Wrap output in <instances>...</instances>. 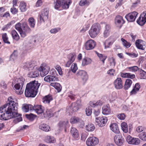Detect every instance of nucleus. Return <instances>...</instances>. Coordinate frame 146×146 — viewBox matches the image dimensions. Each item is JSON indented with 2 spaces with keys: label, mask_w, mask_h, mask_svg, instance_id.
<instances>
[{
  "label": "nucleus",
  "mask_w": 146,
  "mask_h": 146,
  "mask_svg": "<svg viewBox=\"0 0 146 146\" xmlns=\"http://www.w3.org/2000/svg\"><path fill=\"white\" fill-rule=\"evenodd\" d=\"M114 42V40L113 38L111 37H109L104 43L105 48L106 49L110 48Z\"/></svg>",
  "instance_id": "4be33fe9"
},
{
  "label": "nucleus",
  "mask_w": 146,
  "mask_h": 146,
  "mask_svg": "<svg viewBox=\"0 0 146 146\" xmlns=\"http://www.w3.org/2000/svg\"><path fill=\"white\" fill-rule=\"evenodd\" d=\"M70 132L74 138L77 139L78 137L79 134L76 128L74 127H72L70 130Z\"/></svg>",
  "instance_id": "bb28decb"
},
{
  "label": "nucleus",
  "mask_w": 146,
  "mask_h": 146,
  "mask_svg": "<svg viewBox=\"0 0 146 146\" xmlns=\"http://www.w3.org/2000/svg\"><path fill=\"white\" fill-rule=\"evenodd\" d=\"M45 141L48 143H54L56 142L55 139L53 136H47L45 137L44 139Z\"/></svg>",
  "instance_id": "a878e982"
},
{
  "label": "nucleus",
  "mask_w": 146,
  "mask_h": 146,
  "mask_svg": "<svg viewBox=\"0 0 146 146\" xmlns=\"http://www.w3.org/2000/svg\"><path fill=\"white\" fill-rule=\"evenodd\" d=\"M70 1L69 0H63L61 2V6L64 9H68L69 8Z\"/></svg>",
  "instance_id": "7c9ffc66"
},
{
  "label": "nucleus",
  "mask_w": 146,
  "mask_h": 146,
  "mask_svg": "<svg viewBox=\"0 0 146 146\" xmlns=\"http://www.w3.org/2000/svg\"><path fill=\"white\" fill-rule=\"evenodd\" d=\"M116 98V93L115 92H113L109 96V99L110 101H113Z\"/></svg>",
  "instance_id": "8fccbe9b"
},
{
  "label": "nucleus",
  "mask_w": 146,
  "mask_h": 146,
  "mask_svg": "<svg viewBox=\"0 0 146 146\" xmlns=\"http://www.w3.org/2000/svg\"><path fill=\"white\" fill-rule=\"evenodd\" d=\"M140 76L141 79H146V72L141 69L140 70Z\"/></svg>",
  "instance_id": "864d4df0"
},
{
  "label": "nucleus",
  "mask_w": 146,
  "mask_h": 146,
  "mask_svg": "<svg viewBox=\"0 0 146 146\" xmlns=\"http://www.w3.org/2000/svg\"><path fill=\"white\" fill-rule=\"evenodd\" d=\"M48 11L46 9H44L42 11V14L39 16L40 21L44 22L48 18Z\"/></svg>",
  "instance_id": "dca6fc26"
},
{
  "label": "nucleus",
  "mask_w": 146,
  "mask_h": 146,
  "mask_svg": "<svg viewBox=\"0 0 146 146\" xmlns=\"http://www.w3.org/2000/svg\"><path fill=\"white\" fill-rule=\"evenodd\" d=\"M23 67L26 70L28 69L29 70H33V69H34L35 68H37L33 62H27L24 63L23 64Z\"/></svg>",
  "instance_id": "f3484780"
},
{
  "label": "nucleus",
  "mask_w": 146,
  "mask_h": 146,
  "mask_svg": "<svg viewBox=\"0 0 146 146\" xmlns=\"http://www.w3.org/2000/svg\"><path fill=\"white\" fill-rule=\"evenodd\" d=\"M138 137L141 140L143 141H146V132L143 131L138 135Z\"/></svg>",
  "instance_id": "09e8293b"
},
{
  "label": "nucleus",
  "mask_w": 146,
  "mask_h": 146,
  "mask_svg": "<svg viewBox=\"0 0 146 146\" xmlns=\"http://www.w3.org/2000/svg\"><path fill=\"white\" fill-rule=\"evenodd\" d=\"M9 102L0 108V119L7 120L18 115L17 111L18 104L15 102L12 98H8Z\"/></svg>",
  "instance_id": "f257e3e1"
},
{
  "label": "nucleus",
  "mask_w": 146,
  "mask_h": 146,
  "mask_svg": "<svg viewBox=\"0 0 146 146\" xmlns=\"http://www.w3.org/2000/svg\"><path fill=\"white\" fill-rule=\"evenodd\" d=\"M99 142L98 138L92 137L88 138L86 141V143L88 146H93L96 145Z\"/></svg>",
  "instance_id": "9d476101"
},
{
  "label": "nucleus",
  "mask_w": 146,
  "mask_h": 146,
  "mask_svg": "<svg viewBox=\"0 0 146 146\" xmlns=\"http://www.w3.org/2000/svg\"><path fill=\"white\" fill-rule=\"evenodd\" d=\"M126 141L129 144L133 145H138L140 143V140L139 138L133 137L129 135L127 136Z\"/></svg>",
  "instance_id": "0eeeda50"
},
{
  "label": "nucleus",
  "mask_w": 146,
  "mask_h": 146,
  "mask_svg": "<svg viewBox=\"0 0 146 146\" xmlns=\"http://www.w3.org/2000/svg\"><path fill=\"white\" fill-rule=\"evenodd\" d=\"M82 105L80 101H78L76 102L72 103L71 106L68 108L70 112L76 111L81 107Z\"/></svg>",
  "instance_id": "1a4fd4ad"
},
{
  "label": "nucleus",
  "mask_w": 146,
  "mask_h": 146,
  "mask_svg": "<svg viewBox=\"0 0 146 146\" xmlns=\"http://www.w3.org/2000/svg\"><path fill=\"white\" fill-rule=\"evenodd\" d=\"M114 141L117 145L121 146L124 142V140L122 135L117 134L114 136Z\"/></svg>",
  "instance_id": "2eb2a0df"
},
{
  "label": "nucleus",
  "mask_w": 146,
  "mask_h": 146,
  "mask_svg": "<svg viewBox=\"0 0 146 146\" xmlns=\"http://www.w3.org/2000/svg\"><path fill=\"white\" fill-rule=\"evenodd\" d=\"M29 92H28V94H30L29 95H29H27V94H26V90H25V96L26 97H34L36 95V93L34 92L33 93V91H31V90H30L29 91Z\"/></svg>",
  "instance_id": "13d9d810"
},
{
  "label": "nucleus",
  "mask_w": 146,
  "mask_h": 146,
  "mask_svg": "<svg viewBox=\"0 0 146 146\" xmlns=\"http://www.w3.org/2000/svg\"><path fill=\"white\" fill-rule=\"evenodd\" d=\"M132 83V81L129 79H127L125 82L124 85V88L125 90H127L129 88Z\"/></svg>",
  "instance_id": "473e14b6"
},
{
  "label": "nucleus",
  "mask_w": 146,
  "mask_h": 146,
  "mask_svg": "<svg viewBox=\"0 0 146 146\" xmlns=\"http://www.w3.org/2000/svg\"><path fill=\"white\" fill-rule=\"evenodd\" d=\"M113 84L115 88L117 89H121L123 87V82L120 78H117L114 81Z\"/></svg>",
  "instance_id": "f8f14e48"
},
{
  "label": "nucleus",
  "mask_w": 146,
  "mask_h": 146,
  "mask_svg": "<svg viewBox=\"0 0 146 146\" xmlns=\"http://www.w3.org/2000/svg\"><path fill=\"white\" fill-rule=\"evenodd\" d=\"M78 76H80L82 79L83 83L84 84L88 79V76L87 72L83 70H79L77 73Z\"/></svg>",
  "instance_id": "ddd939ff"
},
{
  "label": "nucleus",
  "mask_w": 146,
  "mask_h": 146,
  "mask_svg": "<svg viewBox=\"0 0 146 146\" xmlns=\"http://www.w3.org/2000/svg\"><path fill=\"white\" fill-rule=\"evenodd\" d=\"M117 117L120 119L124 120L125 117V115L124 113H121L117 115Z\"/></svg>",
  "instance_id": "774afa93"
},
{
  "label": "nucleus",
  "mask_w": 146,
  "mask_h": 146,
  "mask_svg": "<svg viewBox=\"0 0 146 146\" xmlns=\"http://www.w3.org/2000/svg\"><path fill=\"white\" fill-rule=\"evenodd\" d=\"M80 119L77 117H72L70 120V122L72 124L78 123L80 121Z\"/></svg>",
  "instance_id": "79ce46f5"
},
{
  "label": "nucleus",
  "mask_w": 146,
  "mask_h": 146,
  "mask_svg": "<svg viewBox=\"0 0 146 146\" xmlns=\"http://www.w3.org/2000/svg\"><path fill=\"white\" fill-rule=\"evenodd\" d=\"M58 126L60 129H64L65 131H66V129L69 127L68 121L66 120L60 121L58 124Z\"/></svg>",
  "instance_id": "a211bd4d"
},
{
  "label": "nucleus",
  "mask_w": 146,
  "mask_h": 146,
  "mask_svg": "<svg viewBox=\"0 0 146 146\" xmlns=\"http://www.w3.org/2000/svg\"><path fill=\"white\" fill-rule=\"evenodd\" d=\"M86 112L87 116H90L92 114V110L91 108L88 107L87 108L86 110Z\"/></svg>",
  "instance_id": "69168bd1"
},
{
  "label": "nucleus",
  "mask_w": 146,
  "mask_h": 146,
  "mask_svg": "<svg viewBox=\"0 0 146 146\" xmlns=\"http://www.w3.org/2000/svg\"><path fill=\"white\" fill-rule=\"evenodd\" d=\"M138 13L136 11L129 13L125 16V18L127 20L130 22L134 21L136 18Z\"/></svg>",
  "instance_id": "4468645a"
},
{
  "label": "nucleus",
  "mask_w": 146,
  "mask_h": 146,
  "mask_svg": "<svg viewBox=\"0 0 146 146\" xmlns=\"http://www.w3.org/2000/svg\"><path fill=\"white\" fill-rule=\"evenodd\" d=\"M40 129L46 132L50 131V126L45 124H41L39 127Z\"/></svg>",
  "instance_id": "cd10ccee"
},
{
  "label": "nucleus",
  "mask_w": 146,
  "mask_h": 146,
  "mask_svg": "<svg viewBox=\"0 0 146 146\" xmlns=\"http://www.w3.org/2000/svg\"><path fill=\"white\" fill-rule=\"evenodd\" d=\"M44 80L45 81L51 82H52L58 81V79L56 76L48 75L46 76L44 78Z\"/></svg>",
  "instance_id": "412c9836"
},
{
  "label": "nucleus",
  "mask_w": 146,
  "mask_h": 146,
  "mask_svg": "<svg viewBox=\"0 0 146 146\" xmlns=\"http://www.w3.org/2000/svg\"><path fill=\"white\" fill-rule=\"evenodd\" d=\"M146 129V128L143 126H139L137 127L136 129V131L138 133L143 132Z\"/></svg>",
  "instance_id": "bf43d9fd"
},
{
  "label": "nucleus",
  "mask_w": 146,
  "mask_h": 146,
  "mask_svg": "<svg viewBox=\"0 0 146 146\" xmlns=\"http://www.w3.org/2000/svg\"><path fill=\"white\" fill-rule=\"evenodd\" d=\"M49 66L45 63L42 64L38 68V71L40 72V76L44 77L50 71Z\"/></svg>",
  "instance_id": "423d86ee"
},
{
  "label": "nucleus",
  "mask_w": 146,
  "mask_h": 146,
  "mask_svg": "<svg viewBox=\"0 0 146 146\" xmlns=\"http://www.w3.org/2000/svg\"><path fill=\"white\" fill-rule=\"evenodd\" d=\"M75 57L76 54L75 53H70L68 55V60L73 62L75 60Z\"/></svg>",
  "instance_id": "de8ad7c7"
},
{
  "label": "nucleus",
  "mask_w": 146,
  "mask_h": 146,
  "mask_svg": "<svg viewBox=\"0 0 146 146\" xmlns=\"http://www.w3.org/2000/svg\"><path fill=\"white\" fill-rule=\"evenodd\" d=\"M50 85L54 87L57 91L58 92H60L62 89V86L60 84L58 83H52Z\"/></svg>",
  "instance_id": "72a5a7b5"
},
{
  "label": "nucleus",
  "mask_w": 146,
  "mask_h": 146,
  "mask_svg": "<svg viewBox=\"0 0 146 146\" xmlns=\"http://www.w3.org/2000/svg\"><path fill=\"white\" fill-rule=\"evenodd\" d=\"M40 84L38 82V81L35 80L33 81L28 84L26 88V93L27 95H29L30 90L33 91V92H35L36 93L37 90L39 88Z\"/></svg>",
  "instance_id": "20e7f679"
},
{
  "label": "nucleus",
  "mask_w": 146,
  "mask_h": 146,
  "mask_svg": "<svg viewBox=\"0 0 146 146\" xmlns=\"http://www.w3.org/2000/svg\"><path fill=\"white\" fill-rule=\"evenodd\" d=\"M2 39L3 42L6 43L10 44V42L8 41V37L6 33H3L2 34Z\"/></svg>",
  "instance_id": "a19ab883"
},
{
  "label": "nucleus",
  "mask_w": 146,
  "mask_h": 146,
  "mask_svg": "<svg viewBox=\"0 0 146 146\" xmlns=\"http://www.w3.org/2000/svg\"><path fill=\"white\" fill-rule=\"evenodd\" d=\"M61 0H54V5L55 9H58L61 6Z\"/></svg>",
  "instance_id": "ea45409f"
},
{
  "label": "nucleus",
  "mask_w": 146,
  "mask_h": 146,
  "mask_svg": "<svg viewBox=\"0 0 146 146\" xmlns=\"http://www.w3.org/2000/svg\"><path fill=\"white\" fill-rule=\"evenodd\" d=\"M95 129L94 125L92 123L88 124L86 127V129L88 131H92Z\"/></svg>",
  "instance_id": "e433bc0d"
},
{
  "label": "nucleus",
  "mask_w": 146,
  "mask_h": 146,
  "mask_svg": "<svg viewBox=\"0 0 146 146\" xmlns=\"http://www.w3.org/2000/svg\"><path fill=\"white\" fill-rule=\"evenodd\" d=\"M137 23L141 26L143 25L146 22V20L140 16L137 21Z\"/></svg>",
  "instance_id": "a18cd8bd"
},
{
  "label": "nucleus",
  "mask_w": 146,
  "mask_h": 146,
  "mask_svg": "<svg viewBox=\"0 0 146 146\" xmlns=\"http://www.w3.org/2000/svg\"><path fill=\"white\" fill-rule=\"evenodd\" d=\"M96 43L94 40L90 39L87 41L85 44L86 49L87 50H90L93 49L95 47Z\"/></svg>",
  "instance_id": "9b49d317"
},
{
  "label": "nucleus",
  "mask_w": 146,
  "mask_h": 146,
  "mask_svg": "<svg viewBox=\"0 0 146 146\" xmlns=\"http://www.w3.org/2000/svg\"><path fill=\"white\" fill-rule=\"evenodd\" d=\"M145 42L141 40H137L135 44L137 47L139 49L144 50L145 48Z\"/></svg>",
  "instance_id": "6ab92c4d"
},
{
  "label": "nucleus",
  "mask_w": 146,
  "mask_h": 146,
  "mask_svg": "<svg viewBox=\"0 0 146 146\" xmlns=\"http://www.w3.org/2000/svg\"><path fill=\"white\" fill-rule=\"evenodd\" d=\"M60 29L59 28H54L51 29L50 32L52 34H55L59 31Z\"/></svg>",
  "instance_id": "0e129e2a"
},
{
  "label": "nucleus",
  "mask_w": 146,
  "mask_h": 146,
  "mask_svg": "<svg viewBox=\"0 0 146 146\" xmlns=\"http://www.w3.org/2000/svg\"><path fill=\"white\" fill-rule=\"evenodd\" d=\"M55 68L58 71L59 74L62 75V72L60 66L59 65H57L55 66Z\"/></svg>",
  "instance_id": "e2e57ef3"
},
{
  "label": "nucleus",
  "mask_w": 146,
  "mask_h": 146,
  "mask_svg": "<svg viewBox=\"0 0 146 146\" xmlns=\"http://www.w3.org/2000/svg\"><path fill=\"white\" fill-rule=\"evenodd\" d=\"M103 114L105 115L110 114L111 113L110 107L107 105L104 106L102 108Z\"/></svg>",
  "instance_id": "c756f323"
},
{
  "label": "nucleus",
  "mask_w": 146,
  "mask_h": 146,
  "mask_svg": "<svg viewBox=\"0 0 146 146\" xmlns=\"http://www.w3.org/2000/svg\"><path fill=\"white\" fill-rule=\"evenodd\" d=\"M11 35L13 38L15 40L17 41L19 40L20 37L17 32L15 30H13L11 31Z\"/></svg>",
  "instance_id": "58836bf2"
},
{
  "label": "nucleus",
  "mask_w": 146,
  "mask_h": 146,
  "mask_svg": "<svg viewBox=\"0 0 146 146\" xmlns=\"http://www.w3.org/2000/svg\"><path fill=\"white\" fill-rule=\"evenodd\" d=\"M17 52L16 50H14L10 56V58L11 59L14 60L17 56Z\"/></svg>",
  "instance_id": "052dcab7"
},
{
  "label": "nucleus",
  "mask_w": 146,
  "mask_h": 146,
  "mask_svg": "<svg viewBox=\"0 0 146 146\" xmlns=\"http://www.w3.org/2000/svg\"><path fill=\"white\" fill-rule=\"evenodd\" d=\"M121 125L123 131L125 133H127L128 131V128L127 123L125 122H123L121 124Z\"/></svg>",
  "instance_id": "c03bdc74"
},
{
  "label": "nucleus",
  "mask_w": 146,
  "mask_h": 146,
  "mask_svg": "<svg viewBox=\"0 0 146 146\" xmlns=\"http://www.w3.org/2000/svg\"><path fill=\"white\" fill-rule=\"evenodd\" d=\"M115 21L117 25L120 24L122 25L125 22L123 20V17L119 15H118L116 17Z\"/></svg>",
  "instance_id": "2f4dec72"
},
{
  "label": "nucleus",
  "mask_w": 146,
  "mask_h": 146,
  "mask_svg": "<svg viewBox=\"0 0 146 146\" xmlns=\"http://www.w3.org/2000/svg\"><path fill=\"white\" fill-rule=\"evenodd\" d=\"M96 54L99 58L100 60L102 61L103 63H104L105 60L107 57V56L102 54H100L97 52H96Z\"/></svg>",
  "instance_id": "49530a36"
},
{
  "label": "nucleus",
  "mask_w": 146,
  "mask_h": 146,
  "mask_svg": "<svg viewBox=\"0 0 146 146\" xmlns=\"http://www.w3.org/2000/svg\"><path fill=\"white\" fill-rule=\"evenodd\" d=\"M22 109L25 112H27L29 111H34L38 114L43 113L44 110V107L41 105H35L33 106L31 104L24 105Z\"/></svg>",
  "instance_id": "7ed1b4c3"
},
{
  "label": "nucleus",
  "mask_w": 146,
  "mask_h": 146,
  "mask_svg": "<svg viewBox=\"0 0 146 146\" xmlns=\"http://www.w3.org/2000/svg\"><path fill=\"white\" fill-rule=\"evenodd\" d=\"M111 31V27L108 25H106L105 27V29L103 33V36L105 38L108 37L110 34Z\"/></svg>",
  "instance_id": "b1692460"
},
{
  "label": "nucleus",
  "mask_w": 146,
  "mask_h": 146,
  "mask_svg": "<svg viewBox=\"0 0 146 146\" xmlns=\"http://www.w3.org/2000/svg\"><path fill=\"white\" fill-rule=\"evenodd\" d=\"M25 80L22 77L15 78H14V82L16 84L23 85Z\"/></svg>",
  "instance_id": "c85d7f7f"
},
{
  "label": "nucleus",
  "mask_w": 146,
  "mask_h": 146,
  "mask_svg": "<svg viewBox=\"0 0 146 146\" xmlns=\"http://www.w3.org/2000/svg\"><path fill=\"white\" fill-rule=\"evenodd\" d=\"M43 101L45 104H49L50 102L52 100V96L50 95L46 96L43 98Z\"/></svg>",
  "instance_id": "c9c22d12"
},
{
  "label": "nucleus",
  "mask_w": 146,
  "mask_h": 146,
  "mask_svg": "<svg viewBox=\"0 0 146 146\" xmlns=\"http://www.w3.org/2000/svg\"><path fill=\"white\" fill-rule=\"evenodd\" d=\"M32 70L28 74V77L34 78L37 77L39 76V73L38 68H35Z\"/></svg>",
  "instance_id": "aec40b11"
},
{
  "label": "nucleus",
  "mask_w": 146,
  "mask_h": 146,
  "mask_svg": "<svg viewBox=\"0 0 146 146\" xmlns=\"http://www.w3.org/2000/svg\"><path fill=\"white\" fill-rule=\"evenodd\" d=\"M18 115L14 117H15L14 120V121L15 123H17L21 121L22 120L21 117V115H20V114L18 113Z\"/></svg>",
  "instance_id": "4d7b16f0"
},
{
  "label": "nucleus",
  "mask_w": 146,
  "mask_h": 146,
  "mask_svg": "<svg viewBox=\"0 0 146 146\" xmlns=\"http://www.w3.org/2000/svg\"><path fill=\"white\" fill-rule=\"evenodd\" d=\"M110 127L111 129L114 133L117 134L119 133V128L117 123L111 124L110 126Z\"/></svg>",
  "instance_id": "393cba45"
},
{
  "label": "nucleus",
  "mask_w": 146,
  "mask_h": 146,
  "mask_svg": "<svg viewBox=\"0 0 146 146\" xmlns=\"http://www.w3.org/2000/svg\"><path fill=\"white\" fill-rule=\"evenodd\" d=\"M111 66L114 67L115 64V59L113 57H111L109 59Z\"/></svg>",
  "instance_id": "680f3d73"
},
{
  "label": "nucleus",
  "mask_w": 146,
  "mask_h": 146,
  "mask_svg": "<svg viewBox=\"0 0 146 146\" xmlns=\"http://www.w3.org/2000/svg\"><path fill=\"white\" fill-rule=\"evenodd\" d=\"M28 21L30 27L34 28L35 25V22L34 19L33 17L30 18Z\"/></svg>",
  "instance_id": "3c124183"
},
{
  "label": "nucleus",
  "mask_w": 146,
  "mask_h": 146,
  "mask_svg": "<svg viewBox=\"0 0 146 146\" xmlns=\"http://www.w3.org/2000/svg\"><path fill=\"white\" fill-rule=\"evenodd\" d=\"M15 29L19 32L22 38L26 37L31 31V29L25 22L22 23H18L15 25Z\"/></svg>",
  "instance_id": "f03ea898"
},
{
  "label": "nucleus",
  "mask_w": 146,
  "mask_h": 146,
  "mask_svg": "<svg viewBox=\"0 0 146 146\" xmlns=\"http://www.w3.org/2000/svg\"><path fill=\"white\" fill-rule=\"evenodd\" d=\"M78 68L77 64L76 63H73L70 68L71 70L73 73L76 72Z\"/></svg>",
  "instance_id": "5fc2aeb1"
},
{
  "label": "nucleus",
  "mask_w": 146,
  "mask_h": 146,
  "mask_svg": "<svg viewBox=\"0 0 146 146\" xmlns=\"http://www.w3.org/2000/svg\"><path fill=\"white\" fill-rule=\"evenodd\" d=\"M127 69L129 71L132 72H136L138 70H140L141 69L137 66H136L127 67Z\"/></svg>",
  "instance_id": "f704fd0d"
},
{
  "label": "nucleus",
  "mask_w": 146,
  "mask_h": 146,
  "mask_svg": "<svg viewBox=\"0 0 146 146\" xmlns=\"http://www.w3.org/2000/svg\"><path fill=\"white\" fill-rule=\"evenodd\" d=\"M121 40L122 42V44L124 46L127 48H128L130 47L131 44L129 43L127 41L123 38H121Z\"/></svg>",
  "instance_id": "603ef678"
},
{
  "label": "nucleus",
  "mask_w": 146,
  "mask_h": 146,
  "mask_svg": "<svg viewBox=\"0 0 146 146\" xmlns=\"http://www.w3.org/2000/svg\"><path fill=\"white\" fill-rule=\"evenodd\" d=\"M101 29V26L99 24L94 23L89 31V34L90 37L92 38L96 37L100 33Z\"/></svg>",
  "instance_id": "39448f33"
},
{
  "label": "nucleus",
  "mask_w": 146,
  "mask_h": 146,
  "mask_svg": "<svg viewBox=\"0 0 146 146\" xmlns=\"http://www.w3.org/2000/svg\"><path fill=\"white\" fill-rule=\"evenodd\" d=\"M107 121V118L105 117H97L95 119L97 125L101 127L104 126L106 124Z\"/></svg>",
  "instance_id": "6e6552de"
},
{
  "label": "nucleus",
  "mask_w": 146,
  "mask_h": 146,
  "mask_svg": "<svg viewBox=\"0 0 146 146\" xmlns=\"http://www.w3.org/2000/svg\"><path fill=\"white\" fill-rule=\"evenodd\" d=\"M92 62L91 59L88 57H85L82 60V65L84 66L90 64Z\"/></svg>",
  "instance_id": "4c0bfd02"
},
{
  "label": "nucleus",
  "mask_w": 146,
  "mask_h": 146,
  "mask_svg": "<svg viewBox=\"0 0 146 146\" xmlns=\"http://www.w3.org/2000/svg\"><path fill=\"white\" fill-rule=\"evenodd\" d=\"M50 74L52 76H58V74H57L56 71L55 69L53 68H52L50 70Z\"/></svg>",
  "instance_id": "338daca9"
},
{
  "label": "nucleus",
  "mask_w": 146,
  "mask_h": 146,
  "mask_svg": "<svg viewBox=\"0 0 146 146\" xmlns=\"http://www.w3.org/2000/svg\"><path fill=\"white\" fill-rule=\"evenodd\" d=\"M20 9L21 11L22 12H24L26 10V4L23 1L21 2L20 4Z\"/></svg>",
  "instance_id": "37998d69"
},
{
  "label": "nucleus",
  "mask_w": 146,
  "mask_h": 146,
  "mask_svg": "<svg viewBox=\"0 0 146 146\" xmlns=\"http://www.w3.org/2000/svg\"><path fill=\"white\" fill-rule=\"evenodd\" d=\"M23 86H21V85L16 83L14 86V88L17 94H21L23 93V90H22V88Z\"/></svg>",
  "instance_id": "5701e85b"
},
{
  "label": "nucleus",
  "mask_w": 146,
  "mask_h": 146,
  "mask_svg": "<svg viewBox=\"0 0 146 146\" xmlns=\"http://www.w3.org/2000/svg\"><path fill=\"white\" fill-rule=\"evenodd\" d=\"M79 4L81 6L88 5L89 4V3L87 0H81Z\"/></svg>",
  "instance_id": "6e6d98bb"
}]
</instances>
